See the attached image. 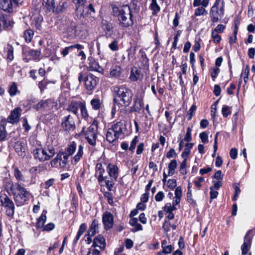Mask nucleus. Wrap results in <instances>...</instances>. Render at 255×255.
I'll list each match as a JSON object with an SVG mask.
<instances>
[{"label": "nucleus", "mask_w": 255, "mask_h": 255, "mask_svg": "<svg viewBox=\"0 0 255 255\" xmlns=\"http://www.w3.org/2000/svg\"><path fill=\"white\" fill-rule=\"evenodd\" d=\"M222 114L224 118H227L231 114V111L228 106L223 105L222 109Z\"/></svg>", "instance_id": "53"}, {"label": "nucleus", "mask_w": 255, "mask_h": 255, "mask_svg": "<svg viewBox=\"0 0 255 255\" xmlns=\"http://www.w3.org/2000/svg\"><path fill=\"white\" fill-rule=\"evenodd\" d=\"M40 50H34L27 46H24L22 48L23 60L25 63H28L30 60L39 61L40 60Z\"/></svg>", "instance_id": "5"}, {"label": "nucleus", "mask_w": 255, "mask_h": 255, "mask_svg": "<svg viewBox=\"0 0 255 255\" xmlns=\"http://www.w3.org/2000/svg\"><path fill=\"white\" fill-rule=\"evenodd\" d=\"M114 131L113 130H111V128H109L107 133L106 134V139L110 143H112L113 145L115 144L114 142L117 140L118 139H116L115 137H113V133Z\"/></svg>", "instance_id": "40"}, {"label": "nucleus", "mask_w": 255, "mask_h": 255, "mask_svg": "<svg viewBox=\"0 0 255 255\" xmlns=\"http://www.w3.org/2000/svg\"><path fill=\"white\" fill-rule=\"evenodd\" d=\"M46 214L47 211L44 210L40 217L36 219V222L35 226L37 230H39L40 229H42L43 227L45 226L44 224L47 220Z\"/></svg>", "instance_id": "23"}, {"label": "nucleus", "mask_w": 255, "mask_h": 255, "mask_svg": "<svg viewBox=\"0 0 255 255\" xmlns=\"http://www.w3.org/2000/svg\"><path fill=\"white\" fill-rule=\"evenodd\" d=\"M149 7L152 11V14L153 15H156L157 12H159L160 10V7L157 3L154 4H150Z\"/></svg>", "instance_id": "55"}, {"label": "nucleus", "mask_w": 255, "mask_h": 255, "mask_svg": "<svg viewBox=\"0 0 255 255\" xmlns=\"http://www.w3.org/2000/svg\"><path fill=\"white\" fill-rule=\"evenodd\" d=\"M43 9L46 13H53L56 5L55 0H42Z\"/></svg>", "instance_id": "21"}, {"label": "nucleus", "mask_w": 255, "mask_h": 255, "mask_svg": "<svg viewBox=\"0 0 255 255\" xmlns=\"http://www.w3.org/2000/svg\"><path fill=\"white\" fill-rule=\"evenodd\" d=\"M143 107V98L141 96L136 95L133 99V104L130 107V113L136 112L139 113Z\"/></svg>", "instance_id": "14"}, {"label": "nucleus", "mask_w": 255, "mask_h": 255, "mask_svg": "<svg viewBox=\"0 0 255 255\" xmlns=\"http://www.w3.org/2000/svg\"><path fill=\"white\" fill-rule=\"evenodd\" d=\"M25 0H0V9L7 13L18 10L19 8L24 6Z\"/></svg>", "instance_id": "4"}, {"label": "nucleus", "mask_w": 255, "mask_h": 255, "mask_svg": "<svg viewBox=\"0 0 255 255\" xmlns=\"http://www.w3.org/2000/svg\"><path fill=\"white\" fill-rule=\"evenodd\" d=\"M76 28L77 26L75 24L62 23L60 24L57 28L61 31L64 38L73 39L76 36Z\"/></svg>", "instance_id": "7"}, {"label": "nucleus", "mask_w": 255, "mask_h": 255, "mask_svg": "<svg viewBox=\"0 0 255 255\" xmlns=\"http://www.w3.org/2000/svg\"><path fill=\"white\" fill-rule=\"evenodd\" d=\"M186 200L193 207L197 206L196 201L192 198V192H189L187 193Z\"/></svg>", "instance_id": "43"}, {"label": "nucleus", "mask_w": 255, "mask_h": 255, "mask_svg": "<svg viewBox=\"0 0 255 255\" xmlns=\"http://www.w3.org/2000/svg\"><path fill=\"white\" fill-rule=\"evenodd\" d=\"M110 191H106L103 193L104 196L107 198L108 203L111 206L114 205L113 197Z\"/></svg>", "instance_id": "50"}, {"label": "nucleus", "mask_w": 255, "mask_h": 255, "mask_svg": "<svg viewBox=\"0 0 255 255\" xmlns=\"http://www.w3.org/2000/svg\"><path fill=\"white\" fill-rule=\"evenodd\" d=\"M103 26H104V30L105 32V34H106V37L107 38L110 37L112 33L109 34L108 32H110L111 31H112V29L113 28V26L112 25V24H109L107 22H106V23H104Z\"/></svg>", "instance_id": "49"}, {"label": "nucleus", "mask_w": 255, "mask_h": 255, "mask_svg": "<svg viewBox=\"0 0 255 255\" xmlns=\"http://www.w3.org/2000/svg\"><path fill=\"white\" fill-rule=\"evenodd\" d=\"M99 78L92 73L85 72L84 85L86 89L89 92H93L96 88Z\"/></svg>", "instance_id": "8"}, {"label": "nucleus", "mask_w": 255, "mask_h": 255, "mask_svg": "<svg viewBox=\"0 0 255 255\" xmlns=\"http://www.w3.org/2000/svg\"><path fill=\"white\" fill-rule=\"evenodd\" d=\"M113 15L118 17L119 25L123 28H128L133 24V15L130 6L124 4L121 8L112 6Z\"/></svg>", "instance_id": "1"}, {"label": "nucleus", "mask_w": 255, "mask_h": 255, "mask_svg": "<svg viewBox=\"0 0 255 255\" xmlns=\"http://www.w3.org/2000/svg\"><path fill=\"white\" fill-rule=\"evenodd\" d=\"M35 99L23 100L19 102V105L26 109V111L31 109V105L35 103Z\"/></svg>", "instance_id": "37"}, {"label": "nucleus", "mask_w": 255, "mask_h": 255, "mask_svg": "<svg viewBox=\"0 0 255 255\" xmlns=\"http://www.w3.org/2000/svg\"><path fill=\"white\" fill-rule=\"evenodd\" d=\"M90 103L92 109L94 110H98L101 108V103L99 99L94 98L91 100Z\"/></svg>", "instance_id": "42"}, {"label": "nucleus", "mask_w": 255, "mask_h": 255, "mask_svg": "<svg viewBox=\"0 0 255 255\" xmlns=\"http://www.w3.org/2000/svg\"><path fill=\"white\" fill-rule=\"evenodd\" d=\"M13 174L17 181H24V177L18 167H15L13 168Z\"/></svg>", "instance_id": "41"}, {"label": "nucleus", "mask_w": 255, "mask_h": 255, "mask_svg": "<svg viewBox=\"0 0 255 255\" xmlns=\"http://www.w3.org/2000/svg\"><path fill=\"white\" fill-rule=\"evenodd\" d=\"M197 108V107L195 105L193 104L190 107L188 111L187 112V114L186 115V117L187 118L188 120H191L193 116V113L195 112Z\"/></svg>", "instance_id": "51"}, {"label": "nucleus", "mask_w": 255, "mask_h": 255, "mask_svg": "<svg viewBox=\"0 0 255 255\" xmlns=\"http://www.w3.org/2000/svg\"><path fill=\"white\" fill-rule=\"evenodd\" d=\"M17 91V85H16V83L13 82L9 87V89L8 90L9 94L11 97H13L16 95Z\"/></svg>", "instance_id": "48"}, {"label": "nucleus", "mask_w": 255, "mask_h": 255, "mask_svg": "<svg viewBox=\"0 0 255 255\" xmlns=\"http://www.w3.org/2000/svg\"><path fill=\"white\" fill-rule=\"evenodd\" d=\"M139 53L140 54L139 62L141 67L144 69H148L149 59L147 58L145 52L142 49H140Z\"/></svg>", "instance_id": "24"}, {"label": "nucleus", "mask_w": 255, "mask_h": 255, "mask_svg": "<svg viewBox=\"0 0 255 255\" xmlns=\"http://www.w3.org/2000/svg\"><path fill=\"white\" fill-rule=\"evenodd\" d=\"M194 145V143H186L185 144V148L181 155L182 158L187 159V157L190 154L191 149L193 148Z\"/></svg>", "instance_id": "33"}, {"label": "nucleus", "mask_w": 255, "mask_h": 255, "mask_svg": "<svg viewBox=\"0 0 255 255\" xmlns=\"http://www.w3.org/2000/svg\"><path fill=\"white\" fill-rule=\"evenodd\" d=\"M22 127L24 129L25 132H28L31 128V127L29 125L27 118L26 116L22 118Z\"/></svg>", "instance_id": "47"}, {"label": "nucleus", "mask_w": 255, "mask_h": 255, "mask_svg": "<svg viewBox=\"0 0 255 255\" xmlns=\"http://www.w3.org/2000/svg\"><path fill=\"white\" fill-rule=\"evenodd\" d=\"M33 35V31L31 29H27L24 32V37L26 42H30L32 38Z\"/></svg>", "instance_id": "44"}, {"label": "nucleus", "mask_w": 255, "mask_h": 255, "mask_svg": "<svg viewBox=\"0 0 255 255\" xmlns=\"http://www.w3.org/2000/svg\"><path fill=\"white\" fill-rule=\"evenodd\" d=\"M251 244L244 240L243 244L241 246L242 255H246L247 254L249 249L251 248Z\"/></svg>", "instance_id": "45"}, {"label": "nucleus", "mask_w": 255, "mask_h": 255, "mask_svg": "<svg viewBox=\"0 0 255 255\" xmlns=\"http://www.w3.org/2000/svg\"><path fill=\"white\" fill-rule=\"evenodd\" d=\"M111 130L114 131V136L118 139L122 134H124L123 129L126 128V125L121 122H117L111 126Z\"/></svg>", "instance_id": "17"}, {"label": "nucleus", "mask_w": 255, "mask_h": 255, "mask_svg": "<svg viewBox=\"0 0 255 255\" xmlns=\"http://www.w3.org/2000/svg\"><path fill=\"white\" fill-rule=\"evenodd\" d=\"M48 101L49 100H41L37 104L34 105L32 108L36 111H39L42 109H45L49 107Z\"/></svg>", "instance_id": "29"}, {"label": "nucleus", "mask_w": 255, "mask_h": 255, "mask_svg": "<svg viewBox=\"0 0 255 255\" xmlns=\"http://www.w3.org/2000/svg\"><path fill=\"white\" fill-rule=\"evenodd\" d=\"M68 7V3L66 0H61L56 4L53 14L59 15L66 12Z\"/></svg>", "instance_id": "18"}, {"label": "nucleus", "mask_w": 255, "mask_h": 255, "mask_svg": "<svg viewBox=\"0 0 255 255\" xmlns=\"http://www.w3.org/2000/svg\"><path fill=\"white\" fill-rule=\"evenodd\" d=\"M114 103H118V105L125 107L130 105L133 96L131 89L124 86H117L114 88Z\"/></svg>", "instance_id": "2"}, {"label": "nucleus", "mask_w": 255, "mask_h": 255, "mask_svg": "<svg viewBox=\"0 0 255 255\" xmlns=\"http://www.w3.org/2000/svg\"><path fill=\"white\" fill-rule=\"evenodd\" d=\"M102 222L104 225V229L108 231L112 229L114 223L113 215L108 211L104 213L102 216Z\"/></svg>", "instance_id": "12"}, {"label": "nucleus", "mask_w": 255, "mask_h": 255, "mask_svg": "<svg viewBox=\"0 0 255 255\" xmlns=\"http://www.w3.org/2000/svg\"><path fill=\"white\" fill-rule=\"evenodd\" d=\"M77 148V144L75 141H73L65 148V154L72 155L75 152Z\"/></svg>", "instance_id": "30"}, {"label": "nucleus", "mask_w": 255, "mask_h": 255, "mask_svg": "<svg viewBox=\"0 0 255 255\" xmlns=\"http://www.w3.org/2000/svg\"><path fill=\"white\" fill-rule=\"evenodd\" d=\"M16 190L12 193L14 200L17 206H21L25 204L31 196V194L26 188L21 186L19 182L15 183Z\"/></svg>", "instance_id": "3"}, {"label": "nucleus", "mask_w": 255, "mask_h": 255, "mask_svg": "<svg viewBox=\"0 0 255 255\" xmlns=\"http://www.w3.org/2000/svg\"><path fill=\"white\" fill-rule=\"evenodd\" d=\"M95 176L97 177V175L98 174V176L97 177L98 181L101 186H103L101 183L104 181L103 174L105 172V170L103 167L102 163H97L95 167Z\"/></svg>", "instance_id": "22"}, {"label": "nucleus", "mask_w": 255, "mask_h": 255, "mask_svg": "<svg viewBox=\"0 0 255 255\" xmlns=\"http://www.w3.org/2000/svg\"><path fill=\"white\" fill-rule=\"evenodd\" d=\"M122 73V68L120 66L116 65L111 69L110 75L112 77L118 78Z\"/></svg>", "instance_id": "34"}, {"label": "nucleus", "mask_w": 255, "mask_h": 255, "mask_svg": "<svg viewBox=\"0 0 255 255\" xmlns=\"http://www.w3.org/2000/svg\"><path fill=\"white\" fill-rule=\"evenodd\" d=\"M0 202L1 206L4 207L5 210L6 216L13 218L15 211V206L12 200L4 194L0 196Z\"/></svg>", "instance_id": "6"}, {"label": "nucleus", "mask_w": 255, "mask_h": 255, "mask_svg": "<svg viewBox=\"0 0 255 255\" xmlns=\"http://www.w3.org/2000/svg\"><path fill=\"white\" fill-rule=\"evenodd\" d=\"M95 241H96L98 244H100L99 248L101 250H104L106 248V243L105 238L101 234H98L97 236L94 238Z\"/></svg>", "instance_id": "32"}, {"label": "nucleus", "mask_w": 255, "mask_h": 255, "mask_svg": "<svg viewBox=\"0 0 255 255\" xmlns=\"http://www.w3.org/2000/svg\"><path fill=\"white\" fill-rule=\"evenodd\" d=\"M15 131H11L9 133L8 136V137H7V139H10L9 142L10 144H12V143L17 141V140L20 136L19 133H18L16 135H15Z\"/></svg>", "instance_id": "46"}, {"label": "nucleus", "mask_w": 255, "mask_h": 255, "mask_svg": "<svg viewBox=\"0 0 255 255\" xmlns=\"http://www.w3.org/2000/svg\"><path fill=\"white\" fill-rule=\"evenodd\" d=\"M162 253H164V254H170L174 249V247L173 245H169L167 246H165L164 247L162 248Z\"/></svg>", "instance_id": "61"}, {"label": "nucleus", "mask_w": 255, "mask_h": 255, "mask_svg": "<svg viewBox=\"0 0 255 255\" xmlns=\"http://www.w3.org/2000/svg\"><path fill=\"white\" fill-rule=\"evenodd\" d=\"M199 137L203 143L205 144L208 142V135L206 132L203 131L200 133L199 134Z\"/></svg>", "instance_id": "60"}, {"label": "nucleus", "mask_w": 255, "mask_h": 255, "mask_svg": "<svg viewBox=\"0 0 255 255\" xmlns=\"http://www.w3.org/2000/svg\"><path fill=\"white\" fill-rule=\"evenodd\" d=\"M14 23V22L10 20L7 15L0 13V32L2 30H11L13 27Z\"/></svg>", "instance_id": "9"}, {"label": "nucleus", "mask_w": 255, "mask_h": 255, "mask_svg": "<svg viewBox=\"0 0 255 255\" xmlns=\"http://www.w3.org/2000/svg\"><path fill=\"white\" fill-rule=\"evenodd\" d=\"M137 48L136 44L131 45L130 47L128 49L127 51L128 52V59L130 60L131 58L133 59L135 57V54Z\"/></svg>", "instance_id": "38"}, {"label": "nucleus", "mask_w": 255, "mask_h": 255, "mask_svg": "<svg viewBox=\"0 0 255 255\" xmlns=\"http://www.w3.org/2000/svg\"><path fill=\"white\" fill-rule=\"evenodd\" d=\"M99 225L98 220L97 219L93 220L87 232L88 234H90L91 236H94L97 233H98L99 232Z\"/></svg>", "instance_id": "27"}, {"label": "nucleus", "mask_w": 255, "mask_h": 255, "mask_svg": "<svg viewBox=\"0 0 255 255\" xmlns=\"http://www.w3.org/2000/svg\"><path fill=\"white\" fill-rule=\"evenodd\" d=\"M83 148L84 147L82 144L78 146V150L77 154L73 157L72 164H76L80 160L81 158L83 155Z\"/></svg>", "instance_id": "28"}, {"label": "nucleus", "mask_w": 255, "mask_h": 255, "mask_svg": "<svg viewBox=\"0 0 255 255\" xmlns=\"http://www.w3.org/2000/svg\"><path fill=\"white\" fill-rule=\"evenodd\" d=\"M224 5L225 2L223 0H222V5L220 7L219 11H214L213 9H210L209 14L211 21L213 23H216L219 21L224 15Z\"/></svg>", "instance_id": "13"}, {"label": "nucleus", "mask_w": 255, "mask_h": 255, "mask_svg": "<svg viewBox=\"0 0 255 255\" xmlns=\"http://www.w3.org/2000/svg\"><path fill=\"white\" fill-rule=\"evenodd\" d=\"M211 37L213 39V41L215 43H219L221 40V36L215 32L212 31Z\"/></svg>", "instance_id": "59"}, {"label": "nucleus", "mask_w": 255, "mask_h": 255, "mask_svg": "<svg viewBox=\"0 0 255 255\" xmlns=\"http://www.w3.org/2000/svg\"><path fill=\"white\" fill-rule=\"evenodd\" d=\"M109 47L113 51H117L119 49L118 41L116 40H114L109 45Z\"/></svg>", "instance_id": "64"}, {"label": "nucleus", "mask_w": 255, "mask_h": 255, "mask_svg": "<svg viewBox=\"0 0 255 255\" xmlns=\"http://www.w3.org/2000/svg\"><path fill=\"white\" fill-rule=\"evenodd\" d=\"M95 15V9L93 4L90 3L88 6L83 9L81 15L84 17H88L89 15L94 17Z\"/></svg>", "instance_id": "26"}, {"label": "nucleus", "mask_w": 255, "mask_h": 255, "mask_svg": "<svg viewBox=\"0 0 255 255\" xmlns=\"http://www.w3.org/2000/svg\"><path fill=\"white\" fill-rule=\"evenodd\" d=\"M14 143L13 147L16 153L19 156L24 158L26 156V153L22 143L20 141H16Z\"/></svg>", "instance_id": "25"}, {"label": "nucleus", "mask_w": 255, "mask_h": 255, "mask_svg": "<svg viewBox=\"0 0 255 255\" xmlns=\"http://www.w3.org/2000/svg\"><path fill=\"white\" fill-rule=\"evenodd\" d=\"M187 159H184L180 164V171L182 175H186L187 174Z\"/></svg>", "instance_id": "54"}, {"label": "nucleus", "mask_w": 255, "mask_h": 255, "mask_svg": "<svg viewBox=\"0 0 255 255\" xmlns=\"http://www.w3.org/2000/svg\"><path fill=\"white\" fill-rule=\"evenodd\" d=\"M79 106L81 110V114L82 118L85 120L88 121L89 118V114L86 109L85 102H79Z\"/></svg>", "instance_id": "31"}, {"label": "nucleus", "mask_w": 255, "mask_h": 255, "mask_svg": "<svg viewBox=\"0 0 255 255\" xmlns=\"http://www.w3.org/2000/svg\"><path fill=\"white\" fill-rule=\"evenodd\" d=\"M111 179L116 181L119 174V169L116 164L109 163L106 168Z\"/></svg>", "instance_id": "16"}, {"label": "nucleus", "mask_w": 255, "mask_h": 255, "mask_svg": "<svg viewBox=\"0 0 255 255\" xmlns=\"http://www.w3.org/2000/svg\"><path fill=\"white\" fill-rule=\"evenodd\" d=\"M79 108V102L72 101L68 106L67 110L73 113L75 115H77Z\"/></svg>", "instance_id": "36"}, {"label": "nucleus", "mask_w": 255, "mask_h": 255, "mask_svg": "<svg viewBox=\"0 0 255 255\" xmlns=\"http://www.w3.org/2000/svg\"><path fill=\"white\" fill-rule=\"evenodd\" d=\"M220 70L219 67H215L212 69V71L211 72V76L213 81H215L216 78L218 76Z\"/></svg>", "instance_id": "56"}, {"label": "nucleus", "mask_w": 255, "mask_h": 255, "mask_svg": "<svg viewBox=\"0 0 255 255\" xmlns=\"http://www.w3.org/2000/svg\"><path fill=\"white\" fill-rule=\"evenodd\" d=\"M143 78V75L140 69L135 66L131 68L129 79L131 82L141 81Z\"/></svg>", "instance_id": "15"}, {"label": "nucleus", "mask_w": 255, "mask_h": 255, "mask_svg": "<svg viewBox=\"0 0 255 255\" xmlns=\"http://www.w3.org/2000/svg\"><path fill=\"white\" fill-rule=\"evenodd\" d=\"M55 224L53 223H49L43 227L42 231L50 232L55 228Z\"/></svg>", "instance_id": "62"}, {"label": "nucleus", "mask_w": 255, "mask_h": 255, "mask_svg": "<svg viewBox=\"0 0 255 255\" xmlns=\"http://www.w3.org/2000/svg\"><path fill=\"white\" fill-rule=\"evenodd\" d=\"M61 126L65 131H74L76 129V125L73 118L69 115L62 119Z\"/></svg>", "instance_id": "11"}, {"label": "nucleus", "mask_w": 255, "mask_h": 255, "mask_svg": "<svg viewBox=\"0 0 255 255\" xmlns=\"http://www.w3.org/2000/svg\"><path fill=\"white\" fill-rule=\"evenodd\" d=\"M22 110L20 107H15L11 110L7 118H5L6 123H10L12 125L17 124L20 121V118Z\"/></svg>", "instance_id": "10"}, {"label": "nucleus", "mask_w": 255, "mask_h": 255, "mask_svg": "<svg viewBox=\"0 0 255 255\" xmlns=\"http://www.w3.org/2000/svg\"><path fill=\"white\" fill-rule=\"evenodd\" d=\"M88 65L87 67V70L89 71H98L101 72V71H103V69L101 66H100L99 63L97 62L95 59L92 56H90L88 58Z\"/></svg>", "instance_id": "19"}, {"label": "nucleus", "mask_w": 255, "mask_h": 255, "mask_svg": "<svg viewBox=\"0 0 255 255\" xmlns=\"http://www.w3.org/2000/svg\"><path fill=\"white\" fill-rule=\"evenodd\" d=\"M170 226H171V224L169 221L165 220L162 226L164 233H167L170 231Z\"/></svg>", "instance_id": "63"}, {"label": "nucleus", "mask_w": 255, "mask_h": 255, "mask_svg": "<svg viewBox=\"0 0 255 255\" xmlns=\"http://www.w3.org/2000/svg\"><path fill=\"white\" fill-rule=\"evenodd\" d=\"M13 47L10 44H7V60L8 62H11L13 60Z\"/></svg>", "instance_id": "39"}, {"label": "nucleus", "mask_w": 255, "mask_h": 255, "mask_svg": "<svg viewBox=\"0 0 255 255\" xmlns=\"http://www.w3.org/2000/svg\"><path fill=\"white\" fill-rule=\"evenodd\" d=\"M6 124L5 117L1 116L0 120V142L7 140L8 134L6 129Z\"/></svg>", "instance_id": "20"}, {"label": "nucleus", "mask_w": 255, "mask_h": 255, "mask_svg": "<svg viewBox=\"0 0 255 255\" xmlns=\"http://www.w3.org/2000/svg\"><path fill=\"white\" fill-rule=\"evenodd\" d=\"M48 83L46 81V79H44L43 80L39 82L38 86L41 93L47 88Z\"/></svg>", "instance_id": "58"}, {"label": "nucleus", "mask_w": 255, "mask_h": 255, "mask_svg": "<svg viewBox=\"0 0 255 255\" xmlns=\"http://www.w3.org/2000/svg\"><path fill=\"white\" fill-rule=\"evenodd\" d=\"M5 188L7 190H9L12 193L14 190H16L15 184L13 183V182L9 180L5 183Z\"/></svg>", "instance_id": "52"}, {"label": "nucleus", "mask_w": 255, "mask_h": 255, "mask_svg": "<svg viewBox=\"0 0 255 255\" xmlns=\"http://www.w3.org/2000/svg\"><path fill=\"white\" fill-rule=\"evenodd\" d=\"M34 158L35 159H38L40 162H43L46 161L45 156L41 155V152H40V148H36L34 149L32 151Z\"/></svg>", "instance_id": "35"}, {"label": "nucleus", "mask_w": 255, "mask_h": 255, "mask_svg": "<svg viewBox=\"0 0 255 255\" xmlns=\"http://www.w3.org/2000/svg\"><path fill=\"white\" fill-rule=\"evenodd\" d=\"M48 152H49V154L48 155H46V156H45V160H48L49 159H50L51 157H52L55 152V149L54 148L51 146H48Z\"/></svg>", "instance_id": "57"}]
</instances>
